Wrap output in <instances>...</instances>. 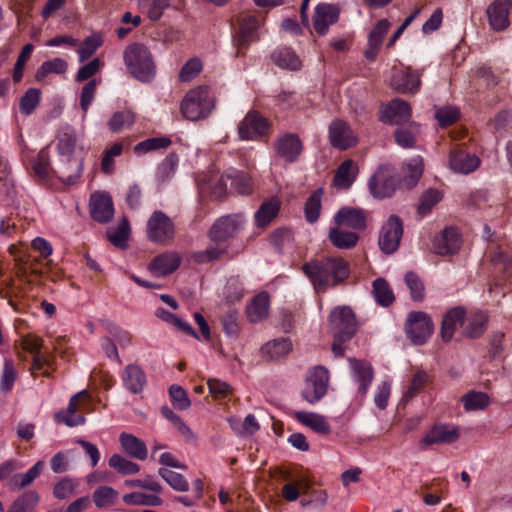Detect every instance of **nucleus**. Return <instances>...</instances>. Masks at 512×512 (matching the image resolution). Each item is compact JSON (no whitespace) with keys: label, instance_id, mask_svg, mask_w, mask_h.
<instances>
[{"label":"nucleus","instance_id":"63","mask_svg":"<svg viewBox=\"0 0 512 512\" xmlns=\"http://www.w3.org/2000/svg\"><path fill=\"white\" fill-rule=\"evenodd\" d=\"M177 163V156L175 154H169L157 167V180L160 182L168 180L173 175Z\"/></svg>","mask_w":512,"mask_h":512},{"label":"nucleus","instance_id":"34","mask_svg":"<svg viewBox=\"0 0 512 512\" xmlns=\"http://www.w3.org/2000/svg\"><path fill=\"white\" fill-rule=\"evenodd\" d=\"M295 418L301 424L311 428L315 432L326 435L331 431L329 423L326 421L325 417L320 414L306 411H297L295 412Z\"/></svg>","mask_w":512,"mask_h":512},{"label":"nucleus","instance_id":"47","mask_svg":"<svg viewBox=\"0 0 512 512\" xmlns=\"http://www.w3.org/2000/svg\"><path fill=\"white\" fill-rule=\"evenodd\" d=\"M292 348V344L288 338H279L271 342H267L262 347V352L270 358H278L286 355Z\"/></svg>","mask_w":512,"mask_h":512},{"label":"nucleus","instance_id":"55","mask_svg":"<svg viewBox=\"0 0 512 512\" xmlns=\"http://www.w3.org/2000/svg\"><path fill=\"white\" fill-rule=\"evenodd\" d=\"M129 231V223L127 219H123L116 229H109L107 231V237L115 246L124 248L129 236Z\"/></svg>","mask_w":512,"mask_h":512},{"label":"nucleus","instance_id":"9","mask_svg":"<svg viewBox=\"0 0 512 512\" xmlns=\"http://www.w3.org/2000/svg\"><path fill=\"white\" fill-rule=\"evenodd\" d=\"M403 221L397 215H391L382 225L379 236L378 245L380 250L387 254H393L400 246L403 236Z\"/></svg>","mask_w":512,"mask_h":512},{"label":"nucleus","instance_id":"22","mask_svg":"<svg viewBox=\"0 0 512 512\" xmlns=\"http://www.w3.org/2000/svg\"><path fill=\"white\" fill-rule=\"evenodd\" d=\"M349 363L352 379L358 384V393L364 397L374 378L373 367L370 363L363 360L349 359Z\"/></svg>","mask_w":512,"mask_h":512},{"label":"nucleus","instance_id":"32","mask_svg":"<svg viewBox=\"0 0 512 512\" xmlns=\"http://www.w3.org/2000/svg\"><path fill=\"white\" fill-rule=\"evenodd\" d=\"M123 383L131 393L139 394L146 385L145 373L137 365H128L124 370Z\"/></svg>","mask_w":512,"mask_h":512},{"label":"nucleus","instance_id":"61","mask_svg":"<svg viewBox=\"0 0 512 512\" xmlns=\"http://www.w3.org/2000/svg\"><path fill=\"white\" fill-rule=\"evenodd\" d=\"M39 101L40 91L35 88L28 89L20 100L21 113L25 115H30L38 106Z\"/></svg>","mask_w":512,"mask_h":512},{"label":"nucleus","instance_id":"13","mask_svg":"<svg viewBox=\"0 0 512 512\" xmlns=\"http://www.w3.org/2000/svg\"><path fill=\"white\" fill-rule=\"evenodd\" d=\"M397 179L387 168L380 167L369 179L368 188L374 198L391 197L396 190Z\"/></svg>","mask_w":512,"mask_h":512},{"label":"nucleus","instance_id":"51","mask_svg":"<svg viewBox=\"0 0 512 512\" xmlns=\"http://www.w3.org/2000/svg\"><path fill=\"white\" fill-rule=\"evenodd\" d=\"M118 493L112 487L101 486L93 493V501L98 508L112 506L115 504Z\"/></svg>","mask_w":512,"mask_h":512},{"label":"nucleus","instance_id":"8","mask_svg":"<svg viewBox=\"0 0 512 512\" xmlns=\"http://www.w3.org/2000/svg\"><path fill=\"white\" fill-rule=\"evenodd\" d=\"M330 327L336 340L348 341L356 332V319L351 308L337 307L330 314Z\"/></svg>","mask_w":512,"mask_h":512},{"label":"nucleus","instance_id":"5","mask_svg":"<svg viewBox=\"0 0 512 512\" xmlns=\"http://www.w3.org/2000/svg\"><path fill=\"white\" fill-rule=\"evenodd\" d=\"M175 235V226L172 220L162 211H154L146 225V237L149 241L167 245L172 242Z\"/></svg>","mask_w":512,"mask_h":512},{"label":"nucleus","instance_id":"39","mask_svg":"<svg viewBox=\"0 0 512 512\" xmlns=\"http://www.w3.org/2000/svg\"><path fill=\"white\" fill-rule=\"evenodd\" d=\"M329 239L331 243L339 249H350L357 244L359 236L355 232L345 231L335 227L330 229Z\"/></svg>","mask_w":512,"mask_h":512},{"label":"nucleus","instance_id":"44","mask_svg":"<svg viewBox=\"0 0 512 512\" xmlns=\"http://www.w3.org/2000/svg\"><path fill=\"white\" fill-rule=\"evenodd\" d=\"M135 123V114L130 110L115 112L108 121L110 131L117 133L123 129H129Z\"/></svg>","mask_w":512,"mask_h":512},{"label":"nucleus","instance_id":"27","mask_svg":"<svg viewBox=\"0 0 512 512\" xmlns=\"http://www.w3.org/2000/svg\"><path fill=\"white\" fill-rule=\"evenodd\" d=\"M390 28V22L387 19L379 20L369 33L368 44L365 50V57L374 61L378 55L383 39Z\"/></svg>","mask_w":512,"mask_h":512},{"label":"nucleus","instance_id":"57","mask_svg":"<svg viewBox=\"0 0 512 512\" xmlns=\"http://www.w3.org/2000/svg\"><path fill=\"white\" fill-rule=\"evenodd\" d=\"M227 178L230 181V188L235 189L239 194H249L252 190L249 179L235 169L227 171Z\"/></svg>","mask_w":512,"mask_h":512},{"label":"nucleus","instance_id":"40","mask_svg":"<svg viewBox=\"0 0 512 512\" xmlns=\"http://www.w3.org/2000/svg\"><path fill=\"white\" fill-rule=\"evenodd\" d=\"M272 58L277 66L290 70H298L301 67V61L295 52L288 47L276 50L272 54Z\"/></svg>","mask_w":512,"mask_h":512},{"label":"nucleus","instance_id":"12","mask_svg":"<svg viewBox=\"0 0 512 512\" xmlns=\"http://www.w3.org/2000/svg\"><path fill=\"white\" fill-rule=\"evenodd\" d=\"M329 140L334 148L344 151L357 145L358 136L348 123L337 119L329 126Z\"/></svg>","mask_w":512,"mask_h":512},{"label":"nucleus","instance_id":"23","mask_svg":"<svg viewBox=\"0 0 512 512\" xmlns=\"http://www.w3.org/2000/svg\"><path fill=\"white\" fill-rule=\"evenodd\" d=\"M411 107L408 102L401 99L392 100L384 109L382 121L389 124H406L411 118Z\"/></svg>","mask_w":512,"mask_h":512},{"label":"nucleus","instance_id":"62","mask_svg":"<svg viewBox=\"0 0 512 512\" xmlns=\"http://www.w3.org/2000/svg\"><path fill=\"white\" fill-rule=\"evenodd\" d=\"M77 482L65 477L58 481L53 488V495L57 499H67L75 494Z\"/></svg>","mask_w":512,"mask_h":512},{"label":"nucleus","instance_id":"42","mask_svg":"<svg viewBox=\"0 0 512 512\" xmlns=\"http://www.w3.org/2000/svg\"><path fill=\"white\" fill-rule=\"evenodd\" d=\"M373 294L375 301L383 307L391 305L395 299L390 285L383 278H378L373 282Z\"/></svg>","mask_w":512,"mask_h":512},{"label":"nucleus","instance_id":"53","mask_svg":"<svg viewBox=\"0 0 512 512\" xmlns=\"http://www.w3.org/2000/svg\"><path fill=\"white\" fill-rule=\"evenodd\" d=\"M465 410L474 411L484 409L489 404V397L483 392L471 391L461 399Z\"/></svg>","mask_w":512,"mask_h":512},{"label":"nucleus","instance_id":"58","mask_svg":"<svg viewBox=\"0 0 512 512\" xmlns=\"http://www.w3.org/2000/svg\"><path fill=\"white\" fill-rule=\"evenodd\" d=\"M17 379V371L12 361L5 360L3 372L0 377V391L7 393L12 390Z\"/></svg>","mask_w":512,"mask_h":512},{"label":"nucleus","instance_id":"48","mask_svg":"<svg viewBox=\"0 0 512 512\" xmlns=\"http://www.w3.org/2000/svg\"><path fill=\"white\" fill-rule=\"evenodd\" d=\"M66 69V61L61 58H54L53 60L42 63V65L36 71L35 78L37 81H42L48 74H62L66 71Z\"/></svg>","mask_w":512,"mask_h":512},{"label":"nucleus","instance_id":"38","mask_svg":"<svg viewBox=\"0 0 512 512\" xmlns=\"http://www.w3.org/2000/svg\"><path fill=\"white\" fill-rule=\"evenodd\" d=\"M44 461H37L27 472L15 474L9 481L10 487L22 489L29 486L43 471Z\"/></svg>","mask_w":512,"mask_h":512},{"label":"nucleus","instance_id":"19","mask_svg":"<svg viewBox=\"0 0 512 512\" xmlns=\"http://www.w3.org/2000/svg\"><path fill=\"white\" fill-rule=\"evenodd\" d=\"M391 85L401 93H416L421 86V74L410 67L400 69L393 75Z\"/></svg>","mask_w":512,"mask_h":512},{"label":"nucleus","instance_id":"30","mask_svg":"<svg viewBox=\"0 0 512 512\" xmlns=\"http://www.w3.org/2000/svg\"><path fill=\"white\" fill-rule=\"evenodd\" d=\"M465 311L461 307L449 310L443 317L441 325V337L444 341H450L457 327L463 325Z\"/></svg>","mask_w":512,"mask_h":512},{"label":"nucleus","instance_id":"17","mask_svg":"<svg viewBox=\"0 0 512 512\" xmlns=\"http://www.w3.org/2000/svg\"><path fill=\"white\" fill-rule=\"evenodd\" d=\"M216 108V98L208 86L194 89V121L206 119Z\"/></svg>","mask_w":512,"mask_h":512},{"label":"nucleus","instance_id":"46","mask_svg":"<svg viewBox=\"0 0 512 512\" xmlns=\"http://www.w3.org/2000/svg\"><path fill=\"white\" fill-rule=\"evenodd\" d=\"M32 169L34 174L41 179L49 178L54 172L50 164L49 152L46 148L40 150L32 163Z\"/></svg>","mask_w":512,"mask_h":512},{"label":"nucleus","instance_id":"11","mask_svg":"<svg viewBox=\"0 0 512 512\" xmlns=\"http://www.w3.org/2000/svg\"><path fill=\"white\" fill-rule=\"evenodd\" d=\"M260 22L254 15H247L239 19L238 32L233 37L237 48V55H242L243 49H247L252 43L259 40L258 30Z\"/></svg>","mask_w":512,"mask_h":512},{"label":"nucleus","instance_id":"49","mask_svg":"<svg viewBox=\"0 0 512 512\" xmlns=\"http://www.w3.org/2000/svg\"><path fill=\"white\" fill-rule=\"evenodd\" d=\"M109 466L123 475H133L140 471L137 463H134L119 454H113L109 459Z\"/></svg>","mask_w":512,"mask_h":512},{"label":"nucleus","instance_id":"35","mask_svg":"<svg viewBox=\"0 0 512 512\" xmlns=\"http://www.w3.org/2000/svg\"><path fill=\"white\" fill-rule=\"evenodd\" d=\"M358 169L353 160L343 161L337 168L334 176V184L338 188L348 189L356 179Z\"/></svg>","mask_w":512,"mask_h":512},{"label":"nucleus","instance_id":"64","mask_svg":"<svg viewBox=\"0 0 512 512\" xmlns=\"http://www.w3.org/2000/svg\"><path fill=\"white\" fill-rule=\"evenodd\" d=\"M226 249L221 247L219 244H212L208 246L204 251L194 253V262L198 263H209L219 259Z\"/></svg>","mask_w":512,"mask_h":512},{"label":"nucleus","instance_id":"10","mask_svg":"<svg viewBox=\"0 0 512 512\" xmlns=\"http://www.w3.org/2000/svg\"><path fill=\"white\" fill-rule=\"evenodd\" d=\"M270 124L268 120L257 111H250L246 114L238 126V134L242 140H256L266 136Z\"/></svg>","mask_w":512,"mask_h":512},{"label":"nucleus","instance_id":"28","mask_svg":"<svg viewBox=\"0 0 512 512\" xmlns=\"http://www.w3.org/2000/svg\"><path fill=\"white\" fill-rule=\"evenodd\" d=\"M449 164L455 172L468 174L478 168L480 160L475 155L462 150H456L450 153Z\"/></svg>","mask_w":512,"mask_h":512},{"label":"nucleus","instance_id":"21","mask_svg":"<svg viewBox=\"0 0 512 512\" xmlns=\"http://www.w3.org/2000/svg\"><path fill=\"white\" fill-rule=\"evenodd\" d=\"M90 212L92 218L100 223L110 221L114 215L112 198L104 192H96L90 198Z\"/></svg>","mask_w":512,"mask_h":512},{"label":"nucleus","instance_id":"25","mask_svg":"<svg viewBox=\"0 0 512 512\" xmlns=\"http://www.w3.org/2000/svg\"><path fill=\"white\" fill-rule=\"evenodd\" d=\"M511 0H494L487 8V16L492 29L504 30L508 24Z\"/></svg>","mask_w":512,"mask_h":512},{"label":"nucleus","instance_id":"26","mask_svg":"<svg viewBox=\"0 0 512 512\" xmlns=\"http://www.w3.org/2000/svg\"><path fill=\"white\" fill-rule=\"evenodd\" d=\"M459 436L460 434L457 427L438 424L433 426L432 429L427 432L422 443L425 445L451 444L456 442L459 439Z\"/></svg>","mask_w":512,"mask_h":512},{"label":"nucleus","instance_id":"36","mask_svg":"<svg viewBox=\"0 0 512 512\" xmlns=\"http://www.w3.org/2000/svg\"><path fill=\"white\" fill-rule=\"evenodd\" d=\"M120 443L123 450L131 457L145 460L147 458V447L145 443L134 435L122 433Z\"/></svg>","mask_w":512,"mask_h":512},{"label":"nucleus","instance_id":"7","mask_svg":"<svg viewBox=\"0 0 512 512\" xmlns=\"http://www.w3.org/2000/svg\"><path fill=\"white\" fill-rule=\"evenodd\" d=\"M329 372L324 366L312 368L306 377L302 397L310 404L320 401L327 393Z\"/></svg>","mask_w":512,"mask_h":512},{"label":"nucleus","instance_id":"15","mask_svg":"<svg viewBox=\"0 0 512 512\" xmlns=\"http://www.w3.org/2000/svg\"><path fill=\"white\" fill-rule=\"evenodd\" d=\"M195 181L199 187L200 197H205L208 194L214 197H221L227 190V182L229 179L227 178V172L218 178L214 170H209L202 175H198Z\"/></svg>","mask_w":512,"mask_h":512},{"label":"nucleus","instance_id":"31","mask_svg":"<svg viewBox=\"0 0 512 512\" xmlns=\"http://www.w3.org/2000/svg\"><path fill=\"white\" fill-rule=\"evenodd\" d=\"M281 203L277 198L264 201L254 214V222L257 227H267L278 215Z\"/></svg>","mask_w":512,"mask_h":512},{"label":"nucleus","instance_id":"3","mask_svg":"<svg viewBox=\"0 0 512 512\" xmlns=\"http://www.w3.org/2000/svg\"><path fill=\"white\" fill-rule=\"evenodd\" d=\"M124 62L128 71L142 82H149L155 75L152 55L144 45L128 46L124 51Z\"/></svg>","mask_w":512,"mask_h":512},{"label":"nucleus","instance_id":"43","mask_svg":"<svg viewBox=\"0 0 512 512\" xmlns=\"http://www.w3.org/2000/svg\"><path fill=\"white\" fill-rule=\"evenodd\" d=\"M39 499V494L36 491H27L13 502L8 512H32Z\"/></svg>","mask_w":512,"mask_h":512},{"label":"nucleus","instance_id":"59","mask_svg":"<svg viewBox=\"0 0 512 512\" xmlns=\"http://www.w3.org/2000/svg\"><path fill=\"white\" fill-rule=\"evenodd\" d=\"M123 501L129 505L158 506L161 504L159 497L155 495L144 494L141 492H132L123 496Z\"/></svg>","mask_w":512,"mask_h":512},{"label":"nucleus","instance_id":"33","mask_svg":"<svg viewBox=\"0 0 512 512\" xmlns=\"http://www.w3.org/2000/svg\"><path fill=\"white\" fill-rule=\"evenodd\" d=\"M269 311V295L267 292L257 294L247 306V317L251 322L262 321Z\"/></svg>","mask_w":512,"mask_h":512},{"label":"nucleus","instance_id":"18","mask_svg":"<svg viewBox=\"0 0 512 512\" xmlns=\"http://www.w3.org/2000/svg\"><path fill=\"white\" fill-rule=\"evenodd\" d=\"M88 397V392L82 390L71 397L69 405L66 409L61 410L55 414V420L57 423H64L69 427L81 425L85 422L83 415L77 413L80 408L81 401Z\"/></svg>","mask_w":512,"mask_h":512},{"label":"nucleus","instance_id":"60","mask_svg":"<svg viewBox=\"0 0 512 512\" xmlns=\"http://www.w3.org/2000/svg\"><path fill=\"white\" fill-rule=\"evenodd\" d=\"M159 475L175 490L186 491L189 488L188 481L180 473L162 468Z\"/></svg>","mask_w":512,"mask_h":512},{"label":"nucleus","instance_id":"16","mask_svg":"<svg viewBox=\"0 0 512 512\" xmlns=\"http://www.w3.org/2000/svg\"><path fill=\"white\" fill-rule=\"evenodd\" d=\"M461 247V237L456 228L446 227L433 239V251L441 256L455 254Z\"/></svg>","mask_w":512,"mask_h":512},{"label":"nucleus","instance_id":"6","mask_svg":"<svg viewBox=\"0 0 512 512\" xmlns=\"http://www.w3.org/2000/svg\"><path fill=\"white\" fill-rule=\"evenodd\" d=\"M434 325L428 314L412 311L405 321V333L414 345H423L431 337Z\"/></svg>","mask_w":512,"mask_h":512},{"label":"nucleus","instance_id":"14","mask_svg":"<svg viewBox=\"0 0 512 512\" xmlns=\"http://www.w3.org/2000/svg\"><path fill=\"white\" fill-rule=\"evenodd\" d=\"M340 11L337 4L319 3L313 15L314 31L320 36L326 35L329 27L338 22Z\"/></svg>","mask_w":512,"mask_h":512},{"label":"nucleus","instance_id":"2","mask_svg":"<svg viewBox=\"0 0 512 512\" xmlns=\"http://www.w3.org/2000/svg\"><path fill=\"white\" fill-rule=\"evenodd\" d=\"M57 150L63 157L57 170L58 177L66 184H74L83 171V150L77 144L75 129L70 125L60 128L57 135Z\"/></svg>","mask_w":512,"mask_h":512},{"label":"nucleus","instance_id":"56","mask_svg":"<svg viewBox=\"0 0 512 512\" xmlns=\"http://www.w3.org/2000/svg\"><path fill=\"white\" fill-rule=\"evenodd\" d=\"M139 5L144 9L151 20H158L163 11L169 6V0H139Z\"/></svg>","mask_w":512,"mask_h":512},{"label":"nucleus","instance_id":"41","mask_svg":"<svg viewBox=\"0 0 512 512\" xmlns=\"http://www.w3.org/2000/svg\"><path fill=\"white\" fill-rule=\"evenodd\" d=\"M423 170L424 162L421 156L413 157L405 165L404 183L409 189L417 184L423 174Z\"/></svg>","mask_w":512,"mask_h":512},{"label":"nucleus","instance_id":"24","mask_svg":"<svg viewBox=\"0 0 512 512\" xmlns=\"http://www.w3.org/2000/svg\"><path fill=\"white\" fill-rule=\"evenodd\" d=\"M181 258L176 252H165L154 257L148 265V270L156 277L173 273L180 265Z\"/></svg>","mask_w":512,"mask_h":512},{"label":"nucleus","instance_id":"29","mask_svg":"<svg viewBox=\"0 0 512 512\" xmlns=\"http://www.w3.org/2000/svg\"><path fill=\"white\" fill-rule=\"evenodd\" d=\"M337 225L363 230L366 227V217L362 210L350 207L341 208L334 217Z\"/></svg>","mask_w":512,"mask_h":512},{"label":"nucleus","instance_id":"20","mask_svg":"<svg viewBox=\"0 0 512 512\" xmlns=\"http://www.w3.org/2000/svg\"><path fill=\"white\" fill-rule=\"evenodd\" d=\"M275 150L279 157L286 162L293 163L302 153L303 145L298 135L286 133L277 139Z\"/></svg>","mask_w":512,"mask_h":512},{"label":"nucleus","instance_id":"4","mask_svg":"<svg viewBox=\"0 0 512 512\" xmlns=\"http://www.w3.org/2000/svg\"><path fill=\"white\" fill-rule=\"evenodd\" d=\"M247 220L243 213H232L215 220L208 231V237L215 243L226 242L244 229Z\"/></svg>","mask_w":512,"mask_h":512},{"label":"nucleus","instance_id":"52","mask_svg":"<svg viewBox=\"0 0 512 512\" xmlns=\"http://www.w3.org/2000/svg\"><path fill=\"white\" fill-rule=\"evenodd\" d=\"M442 194L437 189H429L423 193L418 204V213L424 217L428 215L432 208L440 202Z\"/></svg>","mask_w":512,"mask_h":512},{"label":"nucleus","instance_id":"45","mask_svg":"<svg viewBox=\"0 0 512 512\" xmlns=\"http://www.w3.org/2000/svg\"><path fill=\"white\" fill-rule=\"evenodd\" d=\"M170 144L171 140L167 137H154L137 143L133 151L136 155H143L152 151L166 149Z\"/></svg>","mask_w":512,"mask_h":512},{"label":"nucleus","instance_id":"54","mask_svg":"<svg viewBox=\"0 0 512 512\" xmlns=\"http://www.w3.org/2000/svg\"><path fill=\"white\" fill-rule=\"evenodd\" d=\"M487 316L483 312H477L468 319L465 327V334L468 337L476 338L483 334L486 329Z\"/></svg>","mask_w":512,"mask_h":512},{"label":"nucleus","instance_id":"1","mask_svg":"<svg viewBox=\"0 0 512 512\" xmlns=\"http://www.w3.org/2000/svg\"><path fill=\"white\" fill-rule=\"evenodd\" d=\"M317 293H324L343 283L350 274L349 264L341 257H322L311 259L302 266Z\"/></svg>","mask_w":512,"mask_h":512},{"label":"nucleus","instance_id":"50","mask_svg":"<svg viewBox=\"0 0 512 512\" xmlns=\"http://www.w3.org/2000/svg\"><path fill=\"white\" fill-rule=\"evenodd\" d=\"M321 196L322 190L314 191L305 203V217L309 223H314L318 220L321 211Z\"/></svg>","mask_w":512,"mask_h":512},{"label":"nucleus","instance_id":"37","mask_svg":"<svg viewBox=\"0 0 512 512\" xmlns=\"http://www.w3.org/2000/svg\"><path fill=\"white\" fill-rule=\"evenodd\" d=\"M394 136L396 143L403 148H412L419 134V126L414 122L398 125Z\"/></svg>","mask_w":512,"mask_h":512}]
</instances>
